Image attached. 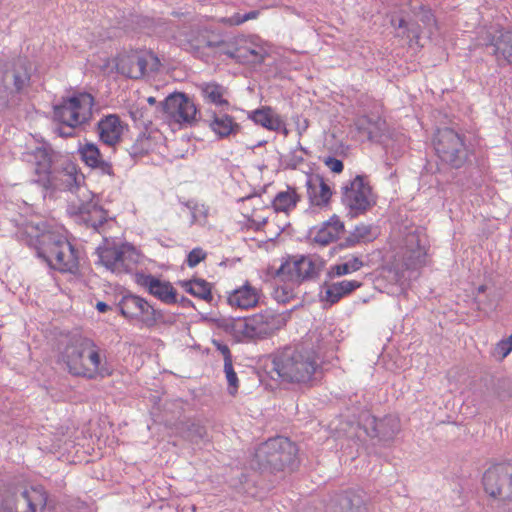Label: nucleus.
<instances>
[{"label": "nucleus", "mask_w": 512, "mask_h": 512, "mask_svg": "<svg viewBox=\"0 0 512 512\" xmlns=\"http://www.w3.org/2000/svg\"><path fill=\"white\" fill-rule=\"evenodd\" d=\"M323 349L322 334L312 331L300 344L278 350L272 358V369L284 382L311 383L321 373L320 352Z\"/></svg>", "instance_id": "nucleus-1"}, {"label": "nucleus", "mask_w": 512, "mask_h": 512, "mask_svg": "<svg viewBox=\"0 0 512 512\" xmlns=\"http://www.w3.org/2000/svg\"><path fill=\"white\" fill-rule=\"evenodd\" d=\"M25 157L35 166L36 178L33 181L46 191L75 192L84 180L77 164L49 145L38 146L27 152Z\"/></svg>", "instance_id": "nucleus-2"}, {"label": "nucleus", "mask_w": 512, "mask_h": 512, "mask_svg": "<svg viewBox=\"0 0 512 512\" xmlns=\"http://www.w3.org/2000/svg\"><path fill=\"white\" fill-rule=\"evenodd\" d=\"M20 238L50 268L62 273H75L78 270L77 249L65 235L50 229L46 223L27 225L20 233Z\"/></svg>", "instance_id": "nucleus-3"}, {"label": "nucleus", "mask_w": 512, "mask_h": 512, "mask_svg": "<svg viewBox=\"0 0 512 512\" xmlns=\"http://www.w3.org/2000/svg\"><path fill=\"white\" fill-rule=\"evenodd\" d=\"M173 38L182 50L205 62L211 57L223 55L222 50L227 46L224 35L207 26L183 27Z\"/></svg>", "instance_id": "nucleus-4"}, {"label": "nucleus", "mask_w": 512, "mask_h": 512, "mask_svg": "<svg viewBox=\"0 0 512 512\" xmlns=\"http://www.w3.org/2000/svg\"><path fill=\"white\" fill-rule=\"evenodd\" d=\"M298 448L287 437L276 436L261 443L254 454V463L262 471L271 473L286 468L294 470L298 466Z\"/></svg>", "instance_id": "nucleus-5"}, {"label": "nucleus", "mask_w": 512, "mask_h": 512, "mask_svg": "<svg viewBox=\"0 0 512 512\" xmlns=\"http://www.w3.org/2000/svg\"><path fill=\"white\" fill-rule=\"evenodd\" d=\"M289 318L290 311L276 312L271 308L241 318L237 330L240 334V342L248 343L266 339L283 328Z\"/></svg>", "instance_id": "nucleus-6"}, {"label": "nucleus", "mask_w": 512, "mask_h": 512, "mask_svg": "<svg viewBox=\"0 0 512 512\" xmlns=\"http://www.w3.org/2000/svg\"><path fill=\"white\" fill-rule=\"evenodd\" d=\"M433 146L441 162L455 169L462 168L472 155L466 145L465 134L449 127L437 130Z\"/></svg>", "instance_id": "nucleus-7"}, {"label": "nucleus", "mask_w": 512, "mask_h": 512, "mask_svg": "<svg viewBox=\"0 0 512 512\" xmlns=\"http://www.w3.org/2000/svg\"><path fill=\"white\" fill-rule=\"evenodd\" d=\"M114 62L117 73L130 79H141L147 72L157 71L160 66L156 55L143 50L121 52Z\"/></svg>", "instance_id": "nucleus-8"}, {"label": "nucleus", "mask_w": 512, "mask_h": 512, "mask_svg": "<svg viewBox=\"0 0 512 512\" xmlns=\"http://www.w3.org/2000/svg\"><path fill=\"white\" fill-rule=\"evenodd\" d=\"M324 266L319 257L293 256L283 262L276 271V276L301 283L316 279Z\"/></svg>", "instance_id": "nucleus-9"}, {"label": "nucleus", "mask_w": 512, "mask_h": 512, "mask_svg": "<svg viewBox=\"0 0 512 512\" xmlns=\"http://www.w3.org/2000/svg\"><path fill=\"white\" fill-rule=\"evenodd\" d=\"M485 492L500 501H512V463L502 462L489 467L483 474Z\"/></svg>", "instance_id": "nucleus-10"}, {"label": "nucleus", "mask_w": 512, "mask_h": 512, "mask_svg": "<svg viewBox=\"0 0 512 512\" xmlns=\"http://www.w3.org/2000/svg\"><path fill=\"white\" fill-rule=\"evenodd\" d=\"M371 187L364 176L357 175L342 187L341 203L347 215L355 218L365 213L373 204L370 200Z\"/></svg>", "instance_id": "nucleus-11"}, {"label": "nucleus", "mask_w": 512, "mask_h": 512, "mask_svg": "<svg viewBox=\"0 0 512 512\" xmlns=\"http://www.w3.org/2000/svg\"><path fill=\"white\" fill-rule=\"evenodd\" d=\"M157 111L181 125H192L197 121L196 105L185 93L174 92L170 94L159 103Z\"/></svg>", "instance_id": "nucleus-12"}, {"label": "nucleus", "mask_w": 512, "mask_h": 512, "mask_svg": "<svg viewBox=\"0 0 512 512\" xmlns=\"http://www.w3.org/2000/svg\"><path fill=\"white\" fill-rule=\"evenodd\" d=\"M88 340L87 337H73L60 353V362L72 376L85 378L87 369L83 358H87Z\"/></svg>", "instance_id": "nucleus-13"}, {"label": "nucleus", "mask_w": 512, "mask_h": 512, "mask_svg": "<svg viewBox=\"0 0 512 512\" xmlns=\"http://www.w3.org/2000/svg\"><path fill=\"white\" fill-rule=\"evenodd\" d=\"M360 425L372 438H378L381 442H391L401 430L400 420L395 415H385L377 418L372 414H366L361 417Z\"/></svg>", "instance_id": "nucleus-14"}, {"label": "nucleus", "mask_w": 512, "mask_h": 512, "mask_svg": "<svg viewBox=\"0 0 512 512\" xmlns=\"http://www.w3.org/2000/svg\"><path fill=\"white\" fill-rule=\"evenodd\" d=\"M199 120L202 121L219 140L236 136L241 130V125L236 122L235 118L228 114L224 108L219 110L207 109L203 114H200Z\"/></svg>", "instance_id": "nucleus-15"}, {"label": "nucleus", "mask_w": 512, "mask_h": 512, "mask_svg": "<svg viewBox=\"0 0 512 512\" xmlns=\"http://www.w3.org/2000/svg\"><path fill=\"white\" fill-rule=\"evenodd\" d=\"M48 501V492L41 484L31 485L14 494V503L7 504L8 512H37L44 509Z\"/></svg>", "instance_id": "nucleus-16"}, {"label": "nucleus", "mask_w": 512, "mask_h": 512, "mask_svg": "<svg viewBox=\"0 0 512 512\" xmlns=\"http://www.w3.org/2000/svg\"><path fill=\"white\" fill-rule=\"evenodd\" d=\"M135 282L161 303L165 305L177 303V290L170 281L162 280L149 273L137 272Z\"/></svg>", "instance_id": "nucleus-17"}, {"label": "nucleus", "mask_w": 512, "mask_h": 512, "mask_svg": "<svg viewBox=\"0 0 512 512\" xmlns=\"http://www.w3.org/2000/svg\"><path fill=\"white\" fill-rule=\"evenodd\" d=\"M483 45L491 49L499 65H512V29L498 28L496 33L486 32Z\"/></svg>", "instance_id": "nucleus-18"}, {"label": "nucleus", "mask_w": 512, "mask_h": 512, "mask_svg": "<svg viewBox=\"0 0 512 512\" xmlns=\"http://www.w3.org/2000/svg\"><path fill=\"white\" fill-rule=\"evenodd\" d=\"M87 361L85 378L94 380L98 377L106 378L112 375L113 369L108 364L105 354L102 353L100 347L94 340H88Z\"/></svg>", "instance_id": "nucleus-19"}, {"label": "nucleus", "mask_w": 512, "mask_h": 512, "mask_svg": "<svg viewBox=\"0 0 512 512\" xmlns=\"http://www.w3.org/2000/svg\"><path fill=\"white\" fill-rule=\"evenodd\" d=\"M427 248L419 234L409 233L404 239L403 262L407 269L416 270L425 265Z\"/></svg>", "instance_id": "nucleus-20"}, {"label": "nucleus", "mask_w": 512, "mask_h": 512, "mask_svg": "<svg viewBox=\"0 0 512 512\" xmlns=\"http://www.w3.org/2000/svg\"><path fill=\"white\" fill-rule=\"evenodd\" d=\"M78 153L85 165L92 170H96L100 175L114 176L112 163L103 158V155L96 144L86 142L79 146Z\"/></svg>", "instance_id": "nucleus-21"}, {"label": "nucleus", "mask_w": 512, "mask_h": 512, "mask_svg": "<svg viewBox=\"0 0 512 512\" xmlns=\"http://www.w3.org/2000/svg\"><path fill=\"white\" fill-rule=\"evenodd\" d=\"M328 512H367L363 492L351 489L335 495Z\"/></svg>", "instance_id": "nucleus-22"}, {"label": "nucleus", "mask_w": 512, "mask_h": 512, "mask_svg": "<svg viewBox=\"0 0 512 512\" xmlns=\"http://www.w3.org/2000/svg\"><path fill=\"white\" fill-rule=\"evenodd\" d=\"M307 196L311 205L327 206L332 197V190L320 174L306 173Z\"/></svg>", "instance_id": "nucleus-23"}, {"label": "nucleus", "mask_w": 512, "mask_h": 512, "mask_svg": "<svg viewBox=\"0 0 512 512\" xmlns=\"http://www.w3.org/2000/svg\"><path fill=\"white\" fill-rule=\"evenodd\" d=\"M344 228V223L334 214L324 221L320 227L311 229L309 234L315 243L326 246L336 240L344 231Z\"/></svg>", "instance_id": "nucleus-24"}, {"label": "nucleus", "mask_w": 512, "mask_h": 512, "mask_svg": "<svg viewBox=\"0 0 512 512\" xmlns=\"http://www.w3.org/2000/svg\"><path fill=\"white\" fill-rule=\"evenodd\" d=\"M12 80L14 92L20 93L29 86L31 80V65L26 58L18 57L12 62L11 68L6 70L4 81Z\"/></svg>", "instance_id": "nucleus-25"}, {"label": "nucleus", "mask_w": 512, "mask_h": 512, "mask_svg": "<svg viewBox=\"0 0 512 512\" xmlns=\"http://www.w3.org/2000/svg\"><path fill=\"white\" fill-rule=\"evenodd\" d=\"M97 131L100 140L108 145L114 146L121 139L123 126L120 117L116 114L107 115L97 123Z\"/></svg>", "instance_id": "nucleus-26"}, {"label": "nucleus", "mask_w": 512, "mask_h": 512, "mask_svg": "<svg viewBox=\"0 0 512 512\" xmlns=\"http://www.w3.org/2000/svg\"><path fill=\"white\" fill-rule=\"evenodd\" d=\"M361 286L362 282L358 280H342L331 283L326 280L322 285L321 293H324L323 300L333 305Z\"/></svg>", "instance_id": "nucleus-27"}, {"label": "nucleus", "mask_w": 512, "mask_h": 512, "mask_svg": "<svg viewBox=\"0 0 512 512\" xmlns=\"http://www.w3.org/2000/svg\"><path fill=\"white\" fill-rule=\"evenodd\" d=\"M223 55L230 59L236 60L242 64H261L264 61V52L261 48L250 46L234 47L227 41L225 50H222Z\"/></svg>", "instance_id": "nucleus-28"}, {"label": "nucleus", "mask_w": 512, "mask_h": 512, "mask_svg": "<svg viewBox=\"0 0 512 512\" xmlns=\"http://www.w3.org/2000/svg\"><path fill=\"white\" fill-rule=\"evenodd\" d=\"M68 103L71 104L73 111L78 114L80 124H85L92 118V108L95 104L94 97L88 92H74L68 96Z\"/></svg>", "instance_id": "nucleus-29"}, {"label": "nucleus", "mask_w": 512, "mask_h": 512, "mask_svg": "<svg viewBox=\"0 0 512 512\" xmlns=\"http://www.w3.org/2000/svg\"><path fill=\"white\" fill-rule=\"evenodd\" d=\"M81 220L98 231L108 220V212L96 202L90 201L80 207Z\"/></svg>", "instance_id": "nucleus-30"}, {"label": "nucleus", "mask_w": 512, "mask_h": 512, "mask_svg": "<svg viewBox=\"0 0 512 512\" xmlns=\"http://www.w3.org/2000/svg\"><path fill=\"white\" fill-rule=\"evenodd\" d=\"M259 300L256 288L248 282L242 287L235 289L228 296V303L241 309H249L257 305Z\"/></svg>", "instance_id": "nucleus-31"}, {"label": "nucleus", "mask_w": 512, "mask_h": 512, "mask_svg": "<svg viewBox=\"0 0 512 512\" xmlns=\"http://www.w3.org/2000/svg\"><path fill=\"white\" fill-rule=\"evenodd\" d=\"M198 88L205 103L213 104L220 109L230 107L229 101L224 98L226 92L224 86L216 82H207L202 83Z\"/></svg>", "instance_id": "nucleus-32"}, {"label": "nucleus", "mask_w": 512, "mask_h": 512, "mask_svg": "<svg viewBox=\"0 0 512 512\" xmlns=\"http://www.w3.org/2000/svg\"><path fill=\"white\" fill-rule=\"evenodd\" d=\"M374 238L371 225L361 223L356 225L354 230L339 243V247L351 248L361 243L371 242Z\"/></svg>", "instance_id": "nucleus-33"}, {"label": "nucleus", "mask_w": 512, "mask_h": 512, "mask_svg": "<svg viewBox=\"0 0 512 512\" xmlns=\"http://www.w3.org/2000/svg\"><path fill=\"white\" fill-rule=\"evenodd\" d=\"M142 303V297L131 292L124 293L117 303V308L121 316L129 323L133 324L138 307Z\"/></svg>", "instance_id": "nucleus-34"}, {"label": "nucleus", "mask_w": 512, "mask_h": 512, "mask_svg": "<svg viewBox=\"0 0 512 512\" xmlns=\"http://www.w3.org/2000/svg\"><path fill=\"white\" fill-rule=\"evenodd\" d=\"M300 201V195L290 186L287 190L278 192L272 200V207L276 212H288L294 209Z\"/></svg>", "instance_id": "nucleus-35"}, {"label": "nucleus", "mask_w": 512, "mask_h": 512, "mask_svg": "<svg viewBox=\"0 0 512 512\" xmlns=\"http://www.w3.org/2000/svg\"><path fill=\"white\" fill-rule=\"evenodd\" d=\"M364 261L359 256L353 255L343 263L331 265L327 271V279L332 280L336 277L352 274L364 267Z\"/></svg>", "instance_id": "nucleus-36"}, {"label": "nucleus", "mask_w": 512, "mask_h": 512, "mask_svg": "<svg viewBox=\"0 0 512 512\" xmlns=\"http://www.w3.org/2000/svg\"><path fill=\"white\" fill-rule=\"evenodd\" d=\"M280 117L273 108L270 106H263L248 114V118L251 119L255 124L262 126L263 128L272 131L277 128V120Z\"/></svg>", "instance_id": "nucleus-37"}, {"label": "nucleus", "mask_w": 512, "mask_h": 512, "mask_svg": "<svg viewBox=\"0 0 512 512\" xmlns=\"http://www.w3.org/2000/svg\"><path fill=\"white\" fill-rule=\"evenodd\" d=\"M379 118L375 119L366 115L359 116L354 120V127L362 141L372 140L379 130Z\"/></svg>", "instance_id": "nucleus-38"}, {"label": "nucleus", "mask_w": 512, "mask_h": 512, "mask_svg": "<svg viewBox=\"0 0 512 512\" xmlns=\"http://www.w3.org/2000/svg\"><path fill=\"white\" fill-rule=\"evenodd\" d=\"M53 118L58 123L80 124L67 97H62L61 102L53 106Z\"/></svg>", "instance_id": "nucleus-39"}, {"label": "nucleus", "mask_w": 512, "mask_h": 512, "mask_svg": "<svg viewBox=\"0 0 512 512\" xmlns=\"http://www.w3.org/2000/svg\"><path fill=\"white\" fill-rule=\"evenodd\" d=\"M119 251L121 252V255L117 262V271H131L139 262L140 255L138 251L130 244H122L119 246Z\"/></svg>", "instance_id": "nucleus-40"}, {"label": "nucleus", "mask_w": 512, "mask_h": 512, "mask_svg": "<svg viewBox=\"0 0 512 512\" xmlns=\"http://www.w3.org/2000/svg\"><path fill=\"white\" fill-rule=\"evenodd\" d=\"M180 203L190 210L191 225L197 223L204 226L207 223L209 215V207L207 205L199 203L196 200L180 201Z\"/></svg>", "instance_id": "nucleus-41"}, {"label": "nucleus", "mask_w": 512, "mask_h": 512, "mask_svg": "<svg viewBox=\"0 0 512 512\" xmlns=\"http://www.w3.org/2000/svg\"><path fill=\"white\" fill-rule=\"evenodd\" d=\"M97 253L100 262L107 269H110L112 271L117 270V262L119 261V257L121 255L119 247H98Z\"/></svg>", "instance_id": "nucleus-42"}, {"label": "nucleus", "mask_w": 512, "mask_h": 512, "mask_svg": "<svg viewBox=\"0 0 512 512\" xmlns=\"http://www.w3.org/2000/svg\"><path fill=\"white\" fill-rule=\"evenodd\" d=\"M152 146L151 137L145 132H141L133 145L129 148L128 153L132 158L142 157L152 150Z\"/></svg>", "instance_id": "nucleus-43"}, {"label": "nucleus", "mask_w": 512, "mask_h": 512, "mask_svg": "<svg viewBox=\"0 0 512 512\" xmlns=\"http://www.w3.org/2000/svg\"><path fill=\"white\" fill-rule=\"evenodd\" d=\"M151 308H153V305L147 299L142 297V303H140V307H138L133 325L139 328L150 329Z\"/></svg>", "instance_id": "nucleus-44"}, {"label": "nucleus", "mask_w": 512, "mask_h": 512, "mask_svg": "<svg viewBox=\"0 0 512 512\" xmlns=\"http://www.w3.org/2000/svg\"><path fill=\"white\" fill-rule=\"evenodd\" d=\"M304 162V156L297 153V149H291L280 159V164L284 169L295 170Z\"/></svg>", "instance_id": "nucleus-45"}, {"label": "nucleus", "mask_w": 512, "mask_h": 512, "mask_svg": "<svg viewBox=\"0 0 512 512\" xmlns=\"http://www.w3.org/2000/svg\"><path fill=\"white\" fill-rule=\"evenodd\" d=\"M195 293H193V296L196 298H199L201 300L210 302L213 299L212 296V287L209 282H207L205 279L202 278H196L195 282Z\"/></svg>", "instance_id": "nucleus-46"}, {"label": "nucleus", "mask_w": 512, "mask_h": 512, "mask_svg": "<svg viewBox=\"0 0 512 512\" xmlns=\"http://www.w3.org/2000/svg\"><path fill=\"white\" fill-rule=\"evenodd\" d=\"M224 373L226 380L228 382V391L231 395H235L239 388V380L237 374L233 368V363L231 361H226L224 363Z\"/></svg>", "instance_id": "nucleus-47"}, {"label": "nucleus", "mask_w": 512, "mask_h": 512, "mask_svg": "<svg viewBox=\"0 0 512 512\" xmlns=\"http://www.w3.org/2000/svg\"><path fill=\"white\" fill-rule=\"evenodd\" d=\"M258 10H251L249 12H246L244 14L241 13H235L232 16L225 18V23L232 25V26H238L243 24L244 22L252 19H256L259 15Z\"/></svg>", "instance_id": "nucleus-48"}, {"label": "nucleus", "mask_w": 512, "mask_h": 512, "mask_svg": "<svg viewBox=\"0 0 512 512\" xmlns=\"http://www.w3.org/2000/svg\"><path fill=\"white\" fill-rule=\"evenodd\" d=\"M241 318L238 319H217V326L223 328L226 332L231 333L237 342H240V334L238 333V324Z\"/></svg>", "instance_id": "nucleus-49"}, {"label": "nucleus", "mask_w": 512, "mask_h": 512, "mask_svg": "<svg viewBox=\"0 0 512 512\" xmlns=\"http://www.w3.org/2000/svg\"><path fill=\"white\" fill-rule=\"evenodd\" d=\"M187 432L190 440L195 443H198L200 440H203L207 435L206 428L197 422L191 423L188 426Z\"/></svg>", "instance_id": "nucleus-50"}, {"label": "nucleus", "mask_w": 512, "mask_h": 512, "mask_svg": "<svg viewBox=\"0 0 512 512\" xmlns=\"http://www.w3.org/2000/svg\"><path fill=\"white\" fill-rule=\"evenodd\" d=\"M206 255V252L202 248H193L187 255L186 264L188 267L194 268L206 258Z\"/></svg>", "instance_id": "nucleus-51"}, {"label": "nucleus", "mask_w": 512, "mask_h": 512, "mask_svg": "<svg viewBox=\"0 0 512 512\" xmlns=\"http://www.w3.org/2000/svg\"><path fill=\"white\" fill-rule=\"evenodd\" d=\"M512 352V343L508 339L500 340L496 346L494 355L499 358V360L505 359Z\"/></svg>", "instance_id": "nucleus-52"}, {"label": "nucleus", "mask_w": 512, "mask_h": 512, "mask_svg": "<svg viewBox=\"0 0 512 512\" xmlns=\"http://www.w3.org/2000/svg\"><path fill=\"white\" fill-rule=\"evenodd\" d=\"M81 124H74V123H59V126H57L54 129V132L63 138H69L73 137L75 135V128L80 126Z\"/></svg>", "instance_id": "nucleus-53"}, {"label": "nucleus", "mask_w": 512, "mask_h": 512, "mask_svg": "<svg viewBox=\"0 0 512 512\" xmlns=\"http://www.w3.org/2000/svg\"><path fill=\"white\" fill-rule=\"evenodd\" d=\"M420 20L427 27L436 24V19L432 10L425 6H420Z\"/></svg>", "instance_id": "nucleus-54"}, {"label": "nucleus", "mask_w": 512, "mask_h": 512, "mask_svg": "<svg viewBox=\"0 0 512 512\" xmlns=\"http://www.w3.org/2000/svg\"><path fill=\"white\" fill-rule=\"evenodd\" d=\"M323 162L334 173H341L344 169L343 162L333 156L324 158Z\"/></svg>", "instance_id": "nucleus-55"}, {"label": "nucleus", "mask_w": 512, "mask_h": 512, "mask_svg": "<svg viewBox=\"0 0 512 512\" xmlns=\"http://www.w3.org/2000/svg\"><path fill=\"white\" fill-rule=\"evenodd\" d=\"M212 344L214 345L216 350L219 351L223 355L224 363L226 361L232 360V354H231V351L227 344L223 343L220 340H216V339L212 340Z\"/></svg>", "instance_id": "nucleus-56"}, {"label": "nucleus", "mask_w": 512, "mask_h": 512, "mask_svg": "<svg viewBox=\"0 0 512 512\" xmlns=\"http://www.w3.org/2000/svg\"><path fill=\"white\" fill-rule=\"evenodd\" d=\"M421 29L417 23H408L406 30L402 31V36L418 40L420 38Z\"/></svg>", "instance_id": "nucleus-57"}, {"label": "nucleus", "mask_w": 512, "mask_h": 512, "mask_svg": "<svg viewBox=\"0 0 512 512\" xmlns=\"http://www.w3.org/2000/svg\"><path fill=\"white\" fill-rule=\"evenodd\" d=\"M151 321H150V329L154 328L158 323L165 322V311L162 309H157L153 306L151 308Z\"/></svg>", "instance_id": "nucleus-58"}, {"label": "nucleus", "mask_w": 512, "mask_h": 512, "mask_svg": "<svg viewBox=\"0 0 512 512\" xmlns=\"http://www.w3.org/2000/svg\"><path fill=\"white\" fill-rule=\"evenodd\" d=\"M130 115L135 122L139 121L141 125L147 126V125L151 124V120L142 119L144 112L140 109L130 111Z\"/></svg>", "instance_id": "nucleus-59"}, {"label": "nucleus", "mask_w": 512, "mask_h": 512, "mask_svg": "<svg viewBox=\"0 0 512 512\" xmlns=\"http://www.w3.org/2000/svg\"><path fill=\"white\" fill-rule=\"evenodd\" d=\"M195 282H196V278H193V279L181 281L180 285L184 288V290L187 293H189L193 296V293H195V289H194Z\"/></svg>", "instance_id": "nucleus-60"}, {"label": "nucleus", "mask_w": 512, "mask_h": 512, "mask_svg": "<svg viewBox=\"0 0 512 512\" xmlns=\"http://www.w3.org/2000/svg\"><path fill=\"white\" fill-rule=\"evenodd\" d=\"M195 282H196V278H193V279L181 281L180 285L184 288V290L187 293H189L193 296V293H195V289H194Z\"/></svg>", "instance_id": "nucleus-61"}, {"label": "nucleus", "mask_w": 512, "mask_h": 512, "mask_svg": "<svg viewBox=\"0 0 512 512\" xmlns=\"http://www.w3.org/2000/svg\"><path fill=\"white\" fill-rule=\"evenodd\" d=\"M276 123H277V125H276L277 128L272 129V131L279 132V133L283 134L285 137L288 136L289 129L286 127V124L281 116L278 118Z\"/></svg>", "instance_id": "nucleus-62"}, {"label": "nucleus", "mask_w": 512, "mask_h": 512, "mask_svg": "<svg viewBox=\"0 0 512 512\" xmlns=\"http://www.w3.org/2000/svg\"><path fill=\"white\" fill-rule=\"evenodd\" d=\"M176 304H179L182 308H185V309L194 308V303L189 298H187L185 296H181V297L177 296Z\"/></svg>", "instance_id": "nucleus-63"}, {"label": "nucleus", "mask_w": 512, "mask_h": 512, "mask_svg": "<svg viewBox=\"0 0 512 512\" xmlns=\"http://www.w3.org/2000/svg\"><path fill=\"white\" fill-rule=\"evenodd\" d=\"M96 309L99 313H106L111 310V307L103 301H98L96 303Z\"/></svg>", "instance_id": "nucleus-64"}]
</instances>
